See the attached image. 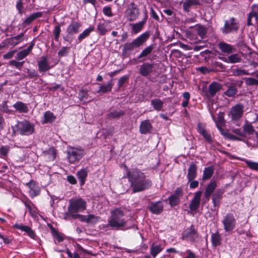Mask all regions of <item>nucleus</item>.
Masks as SVG:
<instances>
[{"instance_id": "20", "label": "nucleus", "mask_w": 258, "mask_h": 258, "mask_svg": "<svg viewBox=\"0 0 258 258\" xmlns=\"http://www.w3.org/2000/svg\"><path fill=\"white\" fill-rule=\"evenodd\" d=\"M198 132L209 143L213 142V139L210 133L205 130L204 126L201 123L198 124Z\"/></svg>"}, {"instance_id": "35", "label": "nucleus", "mask_w": 258, "mask_h": 258, "mask_svg": "<svg viewBox=\"0 0 258 258\" xmlns=\"http://www.w3.org/2000/svg\"><path fill=\"white\" fill-rule=\"evenodd\" d=\"M113 84L111 82H108L107 83L100 85L98 93H106L110 92L112 90Z\"/></svg>"}, {"instance_id": "29", "label": "nucleus", "mask_w": 258, "mask_h": 258, "mask_svg": "<svg viewBox=\"0 0 258 258\" xmlns=\"http://www.w3.org/2000/svg\"><path fill=\"white\" fill-rule=\"evenodd\" d=\"M197 175V166L194 164L191 163L189 165V166L188 169V172L187 175V177L188 179V181H190L192 180H194Z\"/></svg>"}, {"instance_id": "18", "label": "nucleus", "mask_w": 258, "mask_h": 258, "mask_svg": "<svg viewBox=\"0 0 258 258\" xmlns=\"http://www.w3.org/2000/svg\"><path fill=\"white\" fill-rule=\"evenodd\" d=\"M221 89V85L217 82H213L209 86L207 96L208 97H213Z\"/></svg>"}, {"instance_id": "30", "label": "nucleus", "mask_w": 258, "mask_h": 258, "mask_svg": "<svg viewBox=\"0 0 258 258\" xmlns=\"http://www.w3.org/2000/svg\"><path fill=\"white\" fill-rule=\"evenodd\" d=\"M24 40V33H21L17 36L7 39L8 44L16 46Z\"/></svg>"}, {"instance_id": "28", "label": "nucleus", "mask_w": 258, "mask_h": 258, "mask_svg": "<svg viewBox=\"0 0 258 258\" xmlns=\"http://www.w3.org/2000/svg\"><path fill=\"white\" fill-rule=\"evenodd\" d=\"M222 60L227 63H235L241 61V57L238 54H233L227 57H219Z\"/></svg>"}, {"instance_id": "5", "label": "nucleus", "mask_w": 258, "mask_h": 258, "mask_svg": "<svg viewBox=\"0 0 258 258\" xmlns=\"http://www.w3.org/2000/svg\"><path fill=\"white\" fill-rule=\"evenodd\" d=\"M84 155V150L80 148L71 147L67 152L69 162L74 164L79 162Z\"/></svg>"}, {"instance_id": "25", "label": "nucleus", "mask_w": 258, "mask_h": 258, "mask_svg": "<svg viewBox=\"0 0 258 258\" xmlns=\"http://www.w3.org/2000/svg\"><path fill=\"white\" fill-rule=\"evenodd\" d=\"M35 44V42L34 41H32L30 46L25 49H23L20 51H19L16 55V59L18 60H21L25 58L27 56H28L30 52L32 51L33 46Z\"/></svg>"}, {"instance_id": "57", "label": "nucleus", "mask_w": 258, "mask_h": 258, "mask_svg": "<svg viewBox=\"0 0 258 258\" xmlns=\"http://www.w3.org/2000/svg\"><path fill=\"white\" fill-rule=\"evenodd\" d=\"M60 31H61V30H60V26L58 25L55 26L54 28L53 32V34H54V39L56 41H58Z\"/></svg>"}, {"instance_id": "13", "label": "nucleus", "mask_w": 258, "mask_h": 258, "mask_svg": "<svg viewBox=\"0 0 258 258\" xmlns=\"http://www.w3.org/2000/svg\"><path fill=\"white\" fill-rule=\"evenodd\" d=\"M202 194V191H198L194 194V197L189 205L191 211H195L199 208Z\"/></svg>"}, {"instance_id": "50", "label": "nucleus", "mask_w": 258, "mask_h": 258, "mask_svg": "<svg viewBox=\"0 0 258 258\" xmlns=\"http://www.w3.org/2000/svg\"><path fill=\"white\" fill-rule=\"evenodd\" d=\"M243 131L245 133V135L247 134L248 135H252L254 132V130L253 126L249 123H245L243 126Z\"/></svg>"}, {"instance_id": "45", "label": "nucleus", "mask_w": 258, "mask_h": 258, "mask_svg": "<svg viewBox=\"0 0 258 258\" xmlns=\"http://www.w3.org/2000/svg\"><path fill=\"white\" fill-rule=\"evenodd\" d=\"M154 49V47L152 45H150L145 49H144L141 53L139 55L138 58H141L144 57H146L150 54Z\"/></svg>"}, {"instance_id": "64", "label": "nucleus", "mask_w": 258, "mask_h": 258, "mask_svg": "<svg viewBox=\"0 0 258 258\" xmlns=\"http://www.w3.org/2000/svg\"><path fill=\"white\" fill-rule=\"evenodd\" d=\"M9 151V147L8 146H2L0 148V153L1 155L6 156Z\"/></svg>"}, {"instance_id": "48", "label": "nucleus", "mask_w": 258, "mask_h": 258, "mask_svg": "<svg viewBox=\"0 0 258 258\" xmlns=\"http://www.w3.org/2000/svg\"><path fill=\"white\" fill-rule=\"evenodd\" d=\"M237 89L234 86H230L228 89L224 92L225 95L231 97L234 96L237 93Z\"/></svg>"}, {"instance_id": "8", "label": "nucleus", "mask_w": 258, "mask_h": 258, "mask_svg": "<svg viewBox=\"0 0 258 258\" xmlns=\"http://www.w3.org/2000/svg\"><path fill=\"white\" fill-rule=\"evenodd\" d=\"M243 112L244 105L242 104H237L231 108L228 115L232 121H236L241 118Z\"/></svg>"}, {"instance_id": "62", "label": "nucleus", "mask_w": 258, "mask_h": 258, "mask_svg": "<svg viewBox=\"0 0 258 258\" xmlns=\"http://www.w3.org/2000/svg\"><path fill=\"white\" fill-rule=\"evenodd\" d=\"M226 137L227 138H228L230 140H234V141H243V140L242 138H240V137H237L236 136H234L231 134H227Z\"/></svg>"}, {"instance_id": "61", "label": "nucleus", "mask_w": 258, "mask_h": 258, "mask_svg": "<svg viewBox=\"0 0 258 258\" xmlns=\"http://www.w3.org/2000/svg\"><path fill=\"white\" fill-rule=\"evenodd\" d=\"M232 131L233 133L238 135L239 137H240L241 138L246 137L245 133L241 128H234Z\"/></svg>"}, {"instance_id": "1", "label": "nucleus", "mask_w": 258, "mask_h": 258, "mask_svg": "<svg viewBox=\"0 0 258 258\" xmlns=\"http://www.w3.org/2000/svg\"><path fill=\"white\" fill-rule=\"evenodd\" d=\"M124 168L126 170V177L130 182L133 192L144 191L152 186L151 180L142 171L137 168L129 170L125 165Z\"/></svg>"}, {"instance_id": "16", "label": "nucleus", "mask_w": 258, "mask_h": 258, "mask_svg": "<svg viewBox=\"0 0 258 258\" xmlns=\"http://www.w3.org/2000/svg\"><path fill=\"white\" fill-rule=\"evenodd\" d=\"M148 208L152 213L158 215L163 211V203L161 201L151 202L148 205Z\"/></svg>"}, {"instance_id": "34", "label": "nucleus", "mask_w": 258, "mask_h": 258, "mask_svg": "<svg viewBox=\"0 0 258 258\" xmlns=\"http://www.w3.org/2000/svg\"><path fill=\"white\" fill-rule=\"evenodd\" d=\"M13 107L20 113H27L29 110L27 105L20 101L17 102Z\"/></svg>"}, {"instance_id": "9", "label": "nucleus", "mask_w": 258, "mask_h": 258, "mask_svg": "<svg viewBox=\"0 0 258 258\" xmlns=\"http://www.w3.org/2000/svg\"><path fill=\"white\" fill-rule=\"evenodd\" d=\"M139 15L137 6L133 2L130 4L124 13V16L130 21L136 20Z\"/></svg>"}, {"instance_id": "26", "label": "nucleus", "mask_w": 258, "mask_h": 258, "mask_svg": "<svg viewBox=\"0 0 258 258\" xmlns=\"http://www.w3.org/2000/svg\"><path fill=\"white\" fill-rule=\"evenodd\" d=\"M43 156L46 161H53L56 157L55 149L52 147L43 152Z\"/></svg>"}, {"instance_id": "63", "label": "nucleus", "mask_w": 258, "mask_h": 258, "mask_svg": "<svg viewBox=\"0 0 258 258\" xmlns=\"http://www.w3.org/2000/svg\"><path fill=\"white\" fill-rule=\"evenodd\" d=\"M197 70L201 72L203 74H207L211 72H213L214 70L213 69H209L205 67H201L197 68Z\"/></svg>"}, {"instance_id": "46", "label": "nucleus", "mask_w": 258, "mask_h": 258, "mask_svg": "<svg viewBox=\"0 0 258 258\" xmlns=\"http://www.w3.org/2000/svg\"><path fill=\"white\" fill-rule=\"evenodd\" d=\"M135 47H136L133 41L127 42L123 45V53L126 54L128 52L133 50Z\"/></svg>"}, {"instance_id": "51", "label": "nucleus", "mask_w": 258, "mask_h": 258, "mask_svg": "<svg viewBox=\"0 0 258 258\" xmlns=\"http://www.w3.org/2000/svg\"><path fill=\"white\" fill-rule=\"evenodd\" d=\"M252 18H255L256 21H258V14L254 11L250 13L247 17V24L248 26L252 25L251 23V19Z\"/></svg>"}, {"instance_id": "4", "label": "nucleus", "mask_w": 258, "mask_h": 258, "mask_svg": "<svg viewBox=\"0 0 258 258\" xmlns=\"http://www.w3.org/2000/svg\"><path fill=\"white\" fill-rule=\"evenodd\" d=\"M69 203L68 212L70 214L82 212L86 208V202L82 198L71 199Z\"/></svg>"}, {"instance_id": "27", "label": "nucleus", "mask_w": 258, "mask_h": 258, "mask_svg": "<svg viewBox=\"0 0 258 258\" xmlns=\"http://www.w3.org/2000/svg\"><path fill=\"white\" fill-rule=\"evenodd\" d=\"M81 26L80 23L72 22L67 27V32L69 34H77L79 32V29Z\"/></svg>"}, {"instance_id": "41", "label": "nucleus", "mask_w": 258, "mask_h": 258, "mask_svg": "<svg viewBox=\"0 0 258 258\" xmlns=\"http://www.w3.org/2000/svg\"><path fill=\"white\" fill-rule=\"evenodd\" d=\"M94 28L93 27H90L85 29L82 33L79 34L78 37L79 43L81 42L84 39L88 37L90 33L93 31Z\"/></svg>"}, {"instance_id": "12", "label": "nucleus", "mask_w": 258, "mask_h": 258, "mask_svg": "<svg viewBox=\"0 0 258 258\" xmlns=\"http://www.w3.org/2000/svg\"><path fill=\"white\" fill-rule=\"evenodd\" d=\"M154 63L145 62L140 66L139 73L143 77H147L154 72Z\"/></svg>"}, {"instance_id": "37", "label": "nucleus", "mask_w": 258, "mask_h": 258, "mask_svg": "<svg viewBox=\"0 0 258 258\" xmlns=\"http://www.w3.org/2000/svg\"><path fill=\"white\" fill-rule=\"evenodd\" d=\"M145 24V21H142L137 23L133 24L132 25V32L134 34H137L140 32Z\"/></svg>"}, {"instance_id": "42", "label": "nucleus", "mask_w": 258, "mask_h": 258, "mask_svg": "<svg viewBox=\"0 0 258 258\" xmlns=\"http://www.w3.org/2000/svg\"><path fill=\"white\" fill-rule=\"evenodd\" d=\"M221 236L219 233H213L211 235V241L213 246H217L221 243Z\"/></svg>"}, {"instance_id": "38", "label": "nucleus", "mask_w": 258, "mask_h": 258, "mask_svg": "<svg viewBox=\"0 0 258 258\" xmlns=\"http://www.w3.org/2000/svg\"><path fill=\"white\" fill-rule=\"evenodd\" d=\"M43 118L44 119L42 121V123H46L54 121L55 119V117L52 112L50 111H47L44 113Z\"/></svg>"}, {"instance_id": "39", "label": "nucleus", "mask_w": 258, "mask_h": 258, "mask_svg": "<svg viewBox=\"0 0 258 258\" xmlns=\"http://www.w3.org/2000/svg\"><path fill=\"white\" fill-rule=\"evenodd\" d=\"M223 194V191L219 190L216 191V192L212 196V201L213 205L216 207L218 206L221 201L222 198V196Z\"/></svg>"}, {"instance_id": "24", "label": "nucleus", "mask_w": 258, "mask_h": 258, "mask_svg": "<svg viewBox=\"0 0 258 258\" xmlns=\"http://www.w3.org/2000/svg\"><path fill=\"white\" fill-rule=\"evenodd\" d=\"M213 119L215 122L217 127L221 132V134H224V130L222 126L225 124V120L224 119V113L219 112L218 114V118L216 120L213 117Z\"/></svg>"}, {"instance_id": "19", "label": "nucleus", "mask_w": 258, "mask_h": 258, "mask_svg": "<svg viewBox=\"0 0 258 258\" xmlns=\"http://www.w3.org/2000/svg\"><path fill=\"white\" fill-rule=\"evenodd\" d=\"M109 23V21L104 20L98 23L97 31L99 35H104L107 31L110 30V29L108 28Z\"/></svg>"}, {"instance_id": "17", "label": "nucleus", "mask_w": 258, "mask_h": 258, "mask_svg": "<svg viewBox=\"0 0 258 258\" xmlns=\"http://www.w3.org/2000/svg\"><path fill=\"white\" fill-rule=\"evenodd\" d=\"M150 33L146 31L133 40L135 46L139 47L143 45L149 38Z\"/></svg>"}, {"instance_id": "60", "label": "nucleus", "mask_w": 258, "mask_h": 258, "mask_svg": "<svg viewBox=\"0 0 258 258\" xmlns=\"http://www.w3.org/2000/svg\"><path fill=\"white\" fill-rule=\"evenodd\" d=\"M103 14L107 17H112L113 16L111 8L110 7L106 6L102 10Z\"/></svg>"}, {"instance_id": "6", "label": "nucleus", "mask_w": 258, "mask_h": 258, "mask_svg": "<svg viewBox=\"0 0 258 258\" xmlns=\"http://www.w3.org/2000/svg\"><path fill=\"white\" fill-rule=\"evenodd\" d=\"M222 223L225 232H231L235 228L236 220L232 213H227L224 216Z\"/></svg>"}, {"instance_id": "3", "label": "nucleus", "mask_w": 258, "mask_h": 258, "mask_svg": "<svg viewBox=\"0 0 258 258\" xmlns=\"http://www.w3.org/2000/svg\"><path fill=\"white\" fill-rule=\"evenodd\" d=\"M15 128L16 132L22 136H29L34 132V125L27 120L18 121Z\"/></svg>"}, {"instance_id": "33", "label": "nucleus", "mask_w": 258, "mask_h": 258, "mask_svg": "<svg viewBox=\"0 0 258 258\" xmlns=\"http://www.w3.org/2000/svg\"><path fill=\"white\" fill-rule=\"evenodd\" d=\"M81 217H82V221L93 224L97 223L100 219L99 217L92 214L81 216Z\"/></svg>"}, {"instance_id": "43", "label": "nucleus", "mask_w": 258, "mask_h": 258, "mask_svg": "<svg viewBox=\"0 0 258 258\" xmlns=\"http://www.w3.org/2000/svg\"><path fill=\"white\" fill-rule=\"evenodd\" d=\"M162 249L163 248L160 245L153 244L150 248V253L153 257H155Z\"/></svg>"}, {"instance_id": "54", "label": "nucleus", "mask_w": 258, "mask_h": 258, "mask_svg": "<svg viewBox=\"0 0 258 258\" xmlns=\"http://www.w3.org/2000/svg\"><path fill=\"white\" fill-rule=\"evenodd\" d=\"M123 114V112L122 111H114L112 112H110L107 115L108 117L109 118H116L120 117L122 116Z\"/></svg>"}, {"instance_id": "40", "label": "nucleus", "mask_w": 258, "mask_h": 258, "mask_svg": "<svg viewBox=\"0 0 258 258\" xmlns=\"http://www.w3.org/2000/svg\"><path fill=\"white\" fill-rule=\"evenodd\" d=\"M199 4L198 0H185L183 3V9L184 11L188 12L192 6Z\"/></svg>"}, {"instance_id": "10", "label": "nucleus", "mask_w": 258, "mask_h": 258, "mask_svg": "<svg viewBox=\"0 0 258 258\" xmlns=\"http://www.w3.org/2000/svg\"><path fill=\"white\" fill-rule=\"evenodd\" d=\"M25 185L29 188V194L31 198H34L40 194V188L38 183L34 180H31L26 183Z\"/></svg>"}, {"instance_id": "11", "label": "nucleus", "mask_w": 258, "mask_h": 258, "mask_svg": "<svg viewBox=\"0 0 258 258\" xmlns=\"http://www.w3.org/2000/svg\"><path fill=\"white\" fill-rule=\"evenodd\" d=\"M182 236L183 239H187L191 241H194L198 238L199 234L193 225H191L189 228L184 230Z\"/></svg>"}, {"instance_id": "21", "label": "nucleus", "mask_w": 258, "mask_h": 258, "mask_svg": "<svg viewBox=\"0 0 258 258\" xmlns=\"http://www.w3.org/2000/svg\"><path fill=\"white\" fill-rule=\"evenodd\" d=\"M218 47L222 52L226 54L232 53L235 50L234 46L224 42H219Z\"/></svg>"}, {"instance_id": "22", "label": "nucleus", "mask_w": 258, "mask_h": 258, "mask_svg": "<svg viewBox=\"0 0 258 258\" xmlns=\"http://www.w3.org/2000/svg\"><path fill=\"white\" fill-rule=\"evenodd\" d=\"M217 185V183L216 180L213 179L207 185L204 192L205 197L207 200H209L212 193L214 191Z\"/></svg>"}, {"instance_id": "7", "label": "nucleus", "mask_w": 258, "mask_h": 258, "mask_svg": "<svg viewBox=\"0 0 258 258\" xmlns=\"http://www.w3.org/2000/svg\"><path fill=\"white\" fill-rule=\"evenodd\" d=\"M238 21L233 17L230 18L228 20L225 21L223 27L222 28V32L224 34H228L233 31H236L239 28Z\"/></svg>"}, {"instance_id": "23", "label": "nucleus", "mask_w": 258, "mask_h": 258, "mask_svg": "<svg viewBox=\"0 0 258 258\" xmlns=\"http://www.w3.org/2000/svg\"><path fill=\"white\" fill-rule=\"evenodd\" d=\"M152 129V125L149 120H145L141 122L140 132L141 134H147L150 133Z\"/></svg>"}, {"instance_id": "56", "label": "nucleus", "mask_w": 258, "mask_h": 258, "mask_svg": "<svg viewBox=\"0 0 258 258\" xmlns=\"http://www.w3.org/2000/svg\"><path fill=\"white\" fill-rule=\"evenodd\" d=\"M245 83L247 86L256 85L257 79L253 78H245Z\"/></svg>"}, {"instance_id": "47", "label": "nucleus", "mask_w": 258, "mask_h": 258, "mask_svg": "<svg viewBox=\"0 0 258 258\" xmlns=\"http://www.w3.org/2000/svg\"><path fill=\"white\" fill-rule=\"evenodd\" d=\"M41 16V14L40 13H33L25 20L24 23L26 25H29L35 19L40 17Z\"/></svg>"}, {"instance_id": "58", "label": "nucleus", "mask_w": 258, "mask_h": 258, "mask_svg": "<svg viewBox=\"0 0 258 258\" xmlns=\"http://www.w3.org/2000/svg\"><path fill=\"white\" fill-rule=\"evenodd\" d=\"M24 61L19 62L15 60H12L9 62V64L11 66H14L19 70H21Z\"/></svg>"}, {"instance_id": "36", "label": "nucleus", "mask_w": 258, "mask_h": 258, "mask_svg": "<svg viewBox=\"0 0 258 258\" xmlns=\"http://www.w3.org/2000/svg\"><path fill=\"white\" fill-rule=\"evenodd\" d=\"M214 171V168L213 166H210L205 168L203 172V179L207 180L211 177Z\"/></svg>"}, {"instance_id": "52", "label": "nucleus", "mask_w": 258, "mask_h": 258, "mask_svg": "<svg viewBox=\"0 0 258 258\" xmlns=\"http://www.w3.org/2000/svg\"><path fill=\"white\" fill-rule=\"evenodd\" d=\"M78 96L81 101L84 102H87L88 101V95L87 92L84 90L80 91Z\"/></svg>"}, {"instance_id": "49", "label": "nucleus", "mask_w": 258, "mask_h": 258, "mask_svg": "<svg viewBox=\"0 0 258 258\" xmlns=\"http://www.w3.org/2000/svg\"><path fill=\"white\" fill-rule=\"evenodd\" d=\"M243 161L245 162L247 166L250 169L253 170L258 171V162H255L244 159Z\"/></svg>"}, {"instance_id": "59", "label": "nucleus", "mask_w": 258, "mask_h": 258, "mask_svg": "<svg viewBox=\"0 0 258 258\" xmlns=\"http://www.w3.org/2000/svg\"><path fill=\"white\" fill-rule=\"evenodd\" d=\"M234 74L235 76H242V75H251V74L248 73L247 71L241 69H236L234 71Z\"/></svg>"}, {"instance_id": "44", "label": "nucleus", "mask_w": 258, "mask_h": 258, "mask_svg": "<svg viewBox=\"0 0 258 258\" xmlns=\"http://www.w3.org/2000/svg\"><path fill=\"white\" fill-rule=\"evenodd\" d=\"M195 33L200 37L201 39H203L206 36L207 29L204 26H198L195 29Z\"/></svg>"}, {"instance_id": "2", "label": "nucleus", "mask_w": 258, "mask_h": 258, "mask_svg": "<svg viewBox=\"0 0 258 258\" xmlns=\"http://www.w3.org/2000/svg\"><path fill=\"white\" fill-rule=\"evenodd\" d=\"M127 221L125 218L124 211L120 208H114L110 210V216L108 223L102 225L103 228L111 227L112 229H119L124 227Z\"/></svg>"}, {"instance_id": "32", "label": "nucleus", "mask_w": 258, "mask_h": 258, "mask_svg": "<svg viewBox=\"0 0 258 258\" xmlns=\"http://www.w3.org/2000/svg\"><path fill=\"white\" fill-rule=\"evenodd\" d=\"M88 175V170L86 168L81 169L77 173V176L80 180V185L82 186L85 182Z\"/></svg>"}, {"instance_id": "55", "label": "nucleus", "mask_w": 258, "mask_h": 258, "mask_svg": "<svg viewBox=\"0 0 258 258\" xmlns=\"http://www.w3.org/2000/svg\"><path fill=\"white\" fill-rule=\"evenodd\" d=\"M70 48L63 46L61 48V49L58 52V56L59 57H62L68 54L69 52Z\"/></svg>"}, {"instance_id": "31", "label": "nucleus", "mask_w": 258, "mask_h": 258, "mask_svg": "<svg viewBox=\"0 0 258 258\" xmlns=\"http://www.w3.org/2000/svg\"><path fill=\"white\" fill-rule=\"evenodd\" d=\"M151 104L153 106L154 109L157 111H162L164 102L160 99L155 98L151 100Z\"/></svg>"}, {"instance_id": "15", "label": "nucleus", "mask_w": 258, "mask_h": 258, "mask_svg": "<svg viewBox=\"0 0 258 258\" xmlns=\"http://www.w3.org/2000/svg\"><path fill=\"white\" fill-rule=\"evenodd\" d=\"M14 227L24 232L30 238L36 239L37 236L35 233L30 227L21 224L16 223L14 225Z\"/></svg>"}, {"instance_id": "14", "label": "nucleus", "mask_w": 258, "mask_h": 258, "mask_svg": "<svg viewBox=\"0 0 258 258\" xmlns=\"http://www.w3.org/2000/svg\"><path fill=\"white\" fill-rule=\"evenodd\" d=\"M38 71L41 72H45L49 70L52 66H50L47 57L45 56H42L37 61Z\"/></svg>"}, {"instance_id": "53", "label": "nucleus", "mask_w": 258, "mask_h": 258, "mask_svg": "<svg viewBox=\"0 0 258 258\" xmlns=\"http://www.w3.org/2000/svg\"><path fill=\"white\" fill-rule=\"evenodd\" d=\"M169 204L171 206L177 205L179 201L178 196L176 195H172L169 198Z\"/></svg>"}]
</instances>
